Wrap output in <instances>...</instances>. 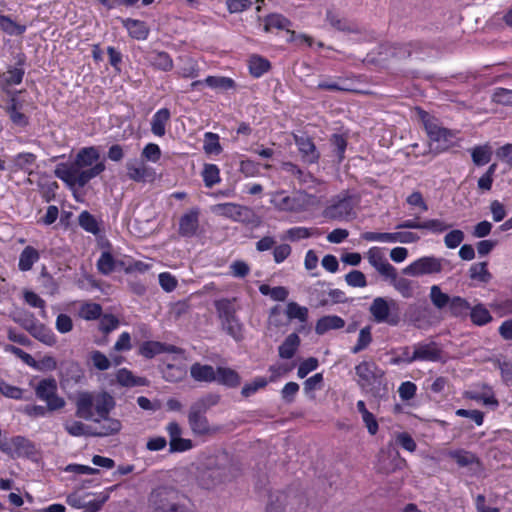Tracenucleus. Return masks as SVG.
I'll list each match as a JSON object with an SVG mask.
<instances>
[{"label": "nucleus", "instance_id": "obj_1", "mask_svg": "<svg viewBox=\"0 0 512 512\" xmlns=\"http://www.w3.org/2000/svg\"><path fill=\"white\" fill-rule=\"evenodd\" d=\"M99 158L100 154L96 147H84L79 150L72 163H59L54 174L71 189L75 186L83 188L105 170V164L97 162Z\"/></svg>", "mask_w": 512, "mask_h": 512}, {"label": "nucleus", "instance_id": "obj_2", "mask_svg": "<svg viewBox=\"0 0 512 512\" xmlns=\"http://www.w3.org/2000/svg\"><path fill=\"white\" fill-rule=\"evenodd\" d=\"M238 471V467L228 454L221 453L207 460L205 465L199 469L197 479L202 488L212 489L234 479Z\"/></svg>", "mask_w": 512, "mask_h": 512}, {"label": "nucleus", "instance_id": "obj_3", "mask_svg": "<svg viewBox=\"0 0 512 512\" xmlns=\"http://www.w3.org/2000/svg\"><path fill=\"white\" fill-rule=\"evenodd\" d=\"M114 407L115 400L109 393L102 392L93 397L90 393L84 392L77 398L76 416L100 423L101 419H106Z\"/></svg>", "mask_w": 512, "mask_h": 512}, {"label": "nucleus", "instance_id": "obj_4", "mask_svg": "<svg viewBox=\"0 0 512 512\" xmlns=\"http://www.w3.org/2000/svg\"><path fill=\"white\" fill-rule=\"evenodd\" d=\"M148 508L150 512H191L186 496L171 486L153 489L148 497Z\"/></svg>", "mask_w": 512, "mask_h": 512}, {"label": "nucleus", "instance_id": "obj_5", "mask_svg": "<svg viewBox=\"0 0 512 512\" xmlns=\"http://www.w3.org/2000/svg\"><path fill=\"white\" fill-rule=\"evenodd\" d=\"M221 396L217 393H207L193 402L188 412V423L193 434L205 436L212 432L206 416L208 410L220 402Z\"/></svg>", "mask_w": 512, "mask_h": 512}, {"label": "nucleus", "instance_id": "obj_6", "mask_svg": "<svg viewBox=\"0 0 512 512\" xmlns=\"http://www.w3.org/2000/svg\"><path fill=\"white\" fill-rule=\"evenodd\" d=\"M417 115L423 124V127L429 137L430 152L439 154L447 150L454 138V133L437 123V119L421 108H416Z\"/></svg>", "mask_w": 512, "mask_h": 512}, {"label": "nucleus", "instance_id": "obj_7", "mask_svg": "<svg viewBox=\"0 0 512 512\" xmlns=\"http://www.w3.org/2000/svg\"><path fill=\"white\" fill-rule=\"evenodd\" d=\"M360 197L357 194H352L348 190L342 191L332 199L324 215L327 218L335 220H347L355 217L354 208L358 205Z\"/></svg>", "mask_w": 512, "mask_h": 512}, {"label": "nucleus", "instance_id": "obj_8", "mask_svg": "<svg viewBox=\"0 0 512 512\" xmlns=\"http://www.w3.org/2000/svg\"><path fill=\"white\" fill-rule=\"evenodd\" d=\"M432 50L433 47L430 43L422 40H412L391 45L390 55L399 61L407 59L424 60L432 53Z\"/></svg>", "mask_w": 512, "mask_h": 512}, {"label": "nucleus", "instance_id": "obj_9", "mask_svg": "<svg viewBox=\"0 0 512 512\" xmlns=\"http://www.w3.org/2000/svg\"><path fill=\"white\" fill-rule=\"evenodd\" d=\"M35 395L47 404L49 411H56L65 406V400L57 395V381L53 377L39 381L35 387Z\"/></svg>", "mask_w": 512, "mask_h": 512}, {"label": "nucleus", "instance_id": "obj_10", "mask_svg": "<svg viewBox=\"0 0 512 512\" xmlns=\"http://www.w3.org/2000/svg\"><path fill=\"white\" fill-rule=\"evenodd\" d=\"M291 25V21L283 15L270 14L265 17L264 29L267 32L272 31L273 29L286 30L289 34V42H299L300 44L305 43L308 46H312L313 38L305 34L297 35L295 31L289 29Z\"/></svg>", "mask_w": 512, "mask_h": 512}, {"label": "nucleus", "instance_id": "obj_11", "mask_svg": "<svg viewBox=\"0 0 512 512\" xmlns=\"http://www.w3.org/2000/svg\"><path fill=\"white\" fill-rule=\"evenodd\" d=\"M442 258L435 256L421 257L403 269V273L409 276H422L440 273L443 269Z\"/></svg>", "mask_w": 512, "mask_h": 512}, {"label": "nucleus", "instance_id": "obj_12", "mask_svg": "<svg viewBox=\"0 0 512 512\" xmlns=\"http://www.w3.org/2000/svg\"><path fill=\"white\" fill-rule=\"evenodd\" d=\"M2 452L12 458H29L35 454V445L24 436H14L2 445Z\"/></svg>", "mask_w": 512, "mask_h": 512}, {"label": "nucleus", "instance_id": "obj_13", "mask_svg": "<svg viewBox=\"0 0 512 512\" xmlns=\"http://www.w3.org/2000/svg\"><path fill=\"white\" fill-rule=\"evenodd\" d=\"M416 361L439 362L442 360V349L434 342H419L413 345Z\"/></svg>", "mask_w": 512, "mask_h": 512}, {"label": "nucleus", "instance_id": "obj_14", "mask_svg": "<svg viewBox=\"0 0 512 512\" xmlns=\"http://www.w3.org/2000/svg\"><path fill=\"white\" fill-rule=\"evenodd\" d=\"M369 310L377 323H388L392 326H396L399 323L398 315H390V306L382 297L375 298Z\"/></svg>", "mask_w": 512, "mask_h": 512}, {"label": "nucleus", "instance_id": "obj_15", "mask_svg": "<svg viewBox=\"0 0 512 512\" xmlns=\"http://www.w3.org/2000/svg\"><path fill=\"white\" fill-rule=\"evenodd\" d=\"M15 59V66L8 67L7 72L1 75V80L6 86L19 85L23 81L26 55L24 53H18Z\"/></svg>", "mask_w": 512, "mask_h": 512}, {"label": "nucleus", "instance_id": "obj_16", "mask_svg": "<svg viewBox=\"0 0 512 512\" xmlns=\"http://www.w3.org/2000/svg\"><path fill=\"white\" fill-rule=\"evenodd\" d=\"M355 373L359 377V384L363 387L370 386L382 371L372 361H362L355 367Z\"/></svg>", "mask_w": 512, "mask_h": 512}, {"label": "nucleus", "instance_id": "obj_17", "mask_svg": "<svg viewBox=\"0 0 512 512\" xmlns=\"http://www.w3.org/2000/svg\"><path fill=\"white\" fill-rule=\"evenodd\" d=\"M295 143L305 163L313 164L319 160L320 153L310 137L306 135L295 136Z\"/></svg>", "mask_w": 512, "mask_h": 512}, {"label": "nucleus", "instance_id": "obj_18", "mask_svg": "<svg viewBox=\"0 0 512 512\" xmlns=\"http://www.w3.org/2000/svg\"><path fill=\"white\" fill-rule=\"evenodd\" d=\"M199 228V211L192 209L181 216L179 220V234L183 237H193Z\"/></svg>", "mask_w": 512, "mask_h": 512}, {"label": "nucleus", "instance_id": "obj_19", "mask_svg": "<svg viewBox=\"0 0 512 512\" xmlns=\"http://www.w3.org/2000/svg\"><path fill=\"white\" fill-rule=\"evenodd\" d=\"M326 21L336 30L346 33H359L358 26L348 20L347 18L340 17L339 14L333 10L328 9L326 12Z\"/></svg>", "mask_w": 512, "mask_h": 512}, {"label": "nucleus", "instance_id": "obj_20", "mask_svg": "<svg viewBox=\"0 0 512 512\" xmlns=\"http://www.w3.org/2000/svg\"><path fill=\"white\" fill-rule=\"evenodd\" d=\"M176 351V346L158 341H146L140 347V354L148 359H151L161 353H175Z\"/></svg>", "mask_w": 512, "mask_h": 512}, {"label": "nucleus", "instance_id": "obj_21", "mask_svg": "<svg viewBox=\"0 0 512 512\" xmlns=\"http://www.w3.org/2000/svg\"><path fill=\"white\" fill-rule=\"evenodd\" d=\"M122 25L127 29L130 37L136 40H145L149 35V28L144 21L126 18L122 20Z\"/></svg>", "mask_w": 512, "mask_h": 512}, {"label": "nucleus", "instance_id": "obj_22", "mask_svg": "<svg viewBox=\"0 0 512 512\" xmlns=\"http://www.w3.org/2000/svg\"><path fill=\"white\" fill-rule=\"evenodd\" d=\"M244 211H248V209L236 203H220L212 207L213 213L234 221H239Z\"/></svg>", "mask_w": 512, "mask_h": 512}, {"label": "nucleus", "instance_id": "obj_23", "mask_svg": "<svg viewBox=\"0 0 512 512\" xmlns=\"http://www.w3.org/2000/svg\"><path fill=\"white\" fill-rule=\"evenodd\" d=\"M345 326V321L337 315H326L319 318L315 325V332L317 335H324L330 330L342 329Z\"/></svg>", "mask_w": 512, "mask_h": 512}, {"label": "nucleus", "instance_id": "obj_24", "mask_svg": "<svg viewBox=\"0 0 512 512\" xmlns=\"http://www.w3.org/2000/svg\"><path fill=\"white\" fill-rule=\"evenodd\" d=\"M190 375L197 382L211 383L216 381V370L208 364L194 363L190 368Z\"/></svg>", "mask_w": 512, "mask_h": 512}, {"label": "nucleus", "instance_id": "obj_25", "mask_svg": "<svg viewBox=\"0 0 512 512\" xmlns=\"http://www.w3.org/2000/svg\"><path fill=\"white\" fill-rule=\"evenodd\" d=\"M216 382L228 388H236L241 383V377L237 371L229 367H217Z\"/></svg>", "mask_w": 512, "mask_h": 512}, {"label": "nucleus", "instance_id": "obj_26", "mask_svg": "<svg viewBox=\"0 0 512 512\" xmlns=\"http://www.w3.org/2000/svg\"><path fill=\"white\" fill-rule=\"evenodd\" d=\"M146 59L155 69L167 72L173 68V60L165 51L153 50L147 54Z\"/></svg>", "mask_w": 512, "mask_h": 512}, {"label": "nucleus", "instance_id": "obj_27", "mask_svg": "<svg viewBox=\"0 0 512 512\" xmlns=\"http://www.w3.org/2000/svg\"><path fill=\"white\" fill-rule=\"evenodd\" d=\"M21 104L19 100L13 96L9 100V105L5 108L11 122L19 127H26L29 124V118L24 113L20 112Z\"/></svg>", "mask_w": 512, "mask_h": 512}, {"label": "nucleus", "instance_id": "obj_28", "mask_svg": "<svg viewBox=\"0 0 512 512\" xmlns=\"http://www.w3.org/2000/svg\"><path fill=\"white\" fill-rule=\"evenodd\" d=\"M170 117L171 113L168 108H161L153 115L151 131L155 136L162 137L165 135L166 124L169 122Z\"/></svg>", "mask_w": 512, "mask_h": 512}, {"label": "nucleus", "instance_id": "obj_29", "mask_svg": "<svg viewBox=\"0 0 512 512\" xmlns=\"http://www.w3.org/2000/svg\"><path fill=\"white\" fill-rule=\"evenodd\" d=\"M301 339L297 333L289 334L283 343L278 347L279 357L282 359H291L299 348Z\"/></svg>", "mask_w": 512, "mask_h": 512}, {"label": "nucleus", "instance_id": "obj_30", "mask_svg": "<svg viewBox=\"0 0 512 512\" xmlns=\"http://www.w3.org/2000/svg\"><path fill=\"white\" fill-rule=\"evenodd\" d=\"M449 457L453 459L459 467H468L476 464L481 465L480 459L476 454L463 449H457L449 452Z\"/></svg>", "mask_w": 512, "mask_h": 512}, {"label": "nucleus", "instance_id": "obj_31", "mask_svg": "<svg viewBox=\"0 0 512 512\" xmlns=\"http://www.w3.org/2000/svg\"><path fill=\"white\" fill-rule=\"evenodd\" d=\"M29 334L45 345L53 346L56 344L55 334L42 323L37 322L29 331Z\"/></svg>", "mask_w": 512, "mask_h": 512}, {"label": "nucleus", "instance_id": "obj_32", "mask_svg": "<svg viewBox=\"0 0 512 512\" xmlns=\"http://www.w3.org/2000/svg\"><path fill=\"white\" fill-rule=\"evenodd\" d=\"M471 158L476 166H484L491 161L493 154L490 144L477 145L470 150Z\"/></svg>", "mask_w": 512, "mask_h": 512}, {"label": "nucleus", "instance_id": "obj_33", "mask_svg": "<svg viewBox=\"0 0 512 512\" xmlns=\"http://www.w3.org/2000/svg\"><path fill=\"white\" fill-rule=\"evenodd\" d=\"M40 259L39 252L32 246H26L20 256L18 267L21 271H29L32 269L34 263Z\"/></svg>", "mask_w": 512, "mask_h": 512}, {"label": "nucleus", "instance_id": "obj_34", "mask_svg": "<svg viewBox=\"0 0 512 512\" xmlns=\"http://www.w3.org/2000/svg\"><path fill=\"white\" fill-rule=\"evenodd\" d=\"M97 269L98 271L103 275H109L111 274L116 267L122 266V261H117L113 257V255L108 251H103L97 261Z\"/></svg>", "mask_w": 512, "mask_h": 512}, {"label": "nucleus", "instance_id": "obj_35", "mask_svg": "<svg viewBox=\"0 0 512 512\" xmlns=\"http://www.w3.org/2000/svg\"><path fill=\"white\" fill-rule=\"evenodd\" d=\"M468 315L472 323L477 326H484L493 320L489 310L482 303L471 307Z\"/></svg>", "mask_w": 512, "mask_h": 512}, {"label": "nucleus", "instance_id": "obj_36", "mask_svg": "<svg viewBox=\"0 0 512 512\" xmlns=\"http://www.w3.org/2000/svg\"><path fill=\"white\" fill-rule=\"evenodd\" d=\"M448 308L453 317L464 318L468 316L471 306L465 298L454 296L451 298Z\"/></svg>", "mask_w": 512, "mask_h": 512}, {"label": "nucleus", "instance_id": "obj_37", "mask_svg": "<svg viewBox=\"0 0 512 512\" xmlns=\"http://www.w3.org/2000/svg\"><path fill=\"white\" fill-rule=\"evenodd\" d=\"M161 372L163 378L172 383L180 382L187 374V370L184 366L174 364H166Z\"/></svg>", "mask_w": 512, "mask_h": 512}, {"label": "nucleus", "instance_id": "obj_38", "mask_svg": "<svg viewBox=\"0 0 512 512\" xmlns=\"http://www.w3.org/2000/svg\"><path fill=\"white\" fill-rule=\"evenodd\" d=\"M221 326L235 341L239 342L244 338L243 325L240 323L237 315L221 322Z\"/></svg>", "mask_w": 512, "mask_h": 512}, {"label": "nucleus", "instance_id": "obj_39", "mask_svg": "<svg viewBox=\"0 0 512 512\" xmlns=\"http://www.w3.org/2000/svg\"><path fill=\"white\" fill-rule=\"evenodd\" d=\"M487 262L474 263L469 268V277L472 280L487 284L492 279V274L487 269Z\"/></svg>", "mask_w": 512, "mask_h": 512}, {"label": "nucleus", "instance_id": "obj_40", "mask_svg": "<svg viewBox=\"0 0 512 512\" xmlns=\"http://www.w3.org/2000/svg\"><path fill=\"white\" fill-rule=\"evenodd\" d=\"M0 29L10 36H20L25 33L26 26L17 24L10 16L0 13Z\"/></svg>", "mask_w": 512, "mask_h": 512}, {"label": "nucleus", "instance_id": "obj_41", "mask_svg": "<svg viewBox=\"0 0 512 512\" xmlns=\"http://www.w3.org/2000/svg\"><path fill=\"white\" fill-rule=\"evenodd\" d=\"M203 182L207 188H212L214 185L220 183V169L216 164L206 163L204 164L201 172Z\"/></svg>", "mask_w": 512, "mask_h": 512}, {"label": "nucleus", "instance_id": "obj_42", "mask_svg": "<svg viewBox=\"0 0 512 512\" xmlns=\"http://www.w3.org/2000/svg\"><path fill=\"white\" fill-rule=\"evenodd\" d=\"M234 300L223 298L215 301V308L221 322L236 316Z\"/></svg>", "mask_w": 512, "mask_h": 512}, {"label": "nucleus", "instance_id": "obj_43", "mask_svg": "<svg viewBox=\"0 0 512 512\" xmlns=\"http://www.w3.org/2000/svg\"><path fill=\"white\" fill-rule=\"evenodd\" d=\"M117 382L124 387H135L145 385L146 380L141 377H135L132 372L126 368L118 370L116 374Z\"/></svg>", "mask_w": 512, "mask_h": 512}, {"label": "nucleus", "instance_id": "obj_44", "mask_svg": "<svg viewBox=\"0 0 512 512\" xmlns=\"http://www.w3.org/2000/svg\"><path fill=\"white\" fill-rule=\"evenodd\" d=\"M323 286L324 283L318 282L309 289L310 301L314 303L316 307H326L330 305L328 292L322 289Z\"/></svg>", "mask_w": 512, "mask_h": 512}, {"label": "nucleus", "instance_id": "obj_45", "mask_svg": "<svg viewBox=\"0 0 512 512\" xmlns=\"http://www.w3.org/2000/svg\"><path fill=\"white\" fill-rule=\"evenodd\" d=\"M286 505L287 494L282 491H277L270 494L266 512H287Z\"/></svg>", "mask_w": 512, "mask_h": 512}, {"label": "nucleus", "instance_id": "obj_46", "mask_svg": "<svg viewBox=\"0 0 512 512\" xmlns=\"http://www.w3.org/2000/svg\"><path fill=\"white\" fill-rule=\"evenodd\" d=\"M281 168L283 171L296 177L301 184H306V183L315 181V179L311 173L300 169L296 164H294L292 162L282 163Z\"/></svg>", "mask_w": 512, "mask_h": 512}, {"label": "nucleus", "instance_id": "obj_47", "mask_svg": "<svg viewBox=\"0 0 512 512\" xmlns=\"http://www.w3.org/2000/svg\"><path fill=\"white\" fill-rule=\"evenodd\" d=\"M270 67V62L261 56L254 55L250 58L249 71L253 77H261Z\"/></svg>", "mask_w": 512, "mask_h": 512}, {"label": "nucleus", "instance_id": "obj_48", "mask_svg": "<svg viewBox=\"0 0 512 512\" xmlns=\"http://www.w3.org/2000/svg\"><path fill=\"white\" fill-rule=\"evenodd\" d=\"M126 168L129 179L135 182H144L149 176V169L144 164L137 165L135 162L129 161Z\"/></svg>", "mask_w": 512, "mask_h": 512}, {"label": "nucleus", "instance_id": "obj_49", "mask_svg": "<svg viewBox=\"0 0 512 512\" xmlns=\"http://www.w3.org/2000/svg\"><path fill=\"white\" fill-rule=\"evenodd\" d=\"M104 423L101 425L100 431H94V437H105L117 434L121 430V422L118 419L110 418L107 415L106 419H101Z\"/></svg>", "mask_w": 512, "mask_h": 512}, {"label": "nucleus", "instance_id": "obj_50", "mask_svg": "<svg viewBox=\"0 0 512 512\" xmlns=\"http://www.w3.org/2000/svg\"><path fill=\"white\" fill-rule=\"evenodd\" d=\"M78 223L85 231L97 235L100 233V227L97 219L88 211H82L78 216Z\"/></svg>", "mask_w": 512, "mask_h": 512}, {"label": "nucleus", "instance_id": "obj_51", "mask_svg": "<svg viewBox=\"0 0 512 512\" xmlns=\"http://www.w3.org/2000/svg\"><path fill=\"white\" fill-rule=\"evenodd\" d=\"M207 86L213 89L227 91L235 87V81L229 77L223 76H208L204 79Z\"/></svg>", "mask_w": 512, "mask_h": 512}, {"label": "nucleus", "instance_id": "obj_52", "mask_svg": "<svg viewBox=\"0 0 512 512\" xmlns=\"http://www.w3.org/2000/svg\"><path fill=\"white\" fill-rule=\"evenodd\" d=\"M371 326H365L359 332L356 344L351 348V353L357 354L365 349L372 343Z\"/></svg>", "mask_w": 512, "mask_h": 512}, {"label": "nucleus", "instance_id": "obj_53", "mask_svg": "<svg viewBox=\"0 0 512 512\" xmlns=\"http://www.w3.org/2000/svg\"><path fill=\"white\" fill-rule=\"evenodd\" d=\"M489 306L500 317L512 314L511 298L500 296L491 302Z\"/></svg>", "mask_w": 512, "mask_h": 512}, {"label": "nucleus", "instance_id": "obj_54", "mask_svg": "<svg viewBox=\"0 0 512 512\" xmlns=\"http://www.w3.org/2000/svg\"><path fill=\"white\" fill-rule=\"evenodd\" d=\"M430 300L437 309H443L449 306L451 297L448 294L442 292L441 288L437 285H433L430 288Z\"/></svg>", "mask_w": 512, "mask_h": 512}, {"label": "nucleus", "instance_id": "obj_55", "mask_svg": "<svg viewBox=\"0 0 512 512\" xmlns=\"http://www.w3.org/2000/svg\"><path fill=\"white\" fill-rule=\"evenodd\" d=\"M102 315V306L98 303H85L79 309V316L85 320H96Z\"/></svg>", "mask_w": 512, "mask_h": 512}, {"label": "nucleus", "instance_id": "obj_56", "mask_svg": "<svg viewBox=\"0 0 512 512\" xmlns=\"http://www.w3.org/2000/svg\"><path fill=\"white\" fill-rule=\"evenodd\" d=\"M203 149L207 154H220L222 146L219 141V135L212 132L205 133Z\"/></svg>", "mask_w": 512, "mask_h": 512}, {"label": "nucleus", "instance_id": "obj_57", "mask_svg": "<svg viewBox=\"0 0 512 512\" xmlns=\"http://www.w3.org/2000/svg\"><path fill=\"white\" fill-rule=\"evenodd\" d=\"M314 234H319L317 229L306 228V227H293L286 231V235L284 238L288 239L292 242H295L300 239L309 238Z\"/></svg>", "mask_w": 512, "mask_h": 512}, {"label": "nucleus", "instance_id": "obj_58", "mask_svg": "<svg viewBox=\"0 0 512 512\" xmlns=\"http://www.w3.org/2000/svg\"><path fill=\"white\" fill-rule=\"evenodd\" d=\"M286 315L289 319H298L305 324L308 320V309L296 302H290L286 308Z\"/></svg>", "mask_w": 512, "mask_h": 512}, {"label": "nucleus", "instance_id": "obj_59", "mask_svg": "<svg viewBox=\"0 0 512 512\" xmlns=\"http://www.w3.org/2000/svg\"><path fill=\"white\" fill-rule=\"evenodd\" d=\"M420 237L413 232H387V243H415Z\"/></svg>", "mask_w": 512, "mask_h": 512}, {"label": "nucleus", "instance_id": "obj_60", "mask_svg": "<svg viewBox=\"0 0 512 512\" xmlns=\"http://www.w3.org/2000/svg\"><path fill=\"white\" fill-rule=\"evenodd\" d=\"M65 430L71 436H74V437H79V436H83V435L94 437V431H92L90 429V427L84 425L80 421H74V422H72L70 424H66L65 425Z\"/></svg>", "mask_w": 512, "mask_h": 512}, {"label": "nucleus", "instance_id": "obj_61", "mask_svg": "<svg viewBox=\"0 0 512 512\" xmlns=\"http://www.w3.org/2000/svg\"><path fill=\"white\" fill-rule=\"evenodd\" d=\"M36 161V155L30 152L19 153L14 158V166L17 170L27 171Z\"/></svg>", "mask_w": 512, "mask_h": 512}, {"label": "nucleus", "instance_id": "obj_62", "mask_svg": "<svg viewBox=\"0 0 512 512\" xmlns=\"http://www.w3.org/2000/svg\"><path fill=\"white\" fill-rule=\"evenodd\" d=\"M12 320L19 324L23 329L29 332L32 327L38 322L33 313L22 312L17 313L12 317Z\"/></svg>", "mask_w": 512, "mask_h": 512}, {"label": "nucleus", "instance_id": "obj_63", "mask_svg": "<svg viewBox=\"0 0 512 512\" xmlns=\"http://www.w3.org/2000/svg\"><path fill=\"white\" fill-rule=\"evenodd\" d=\"M391 283L404 298H411L413 296V289L410 280L406 278H399L398 275H396V278H394Z\"/></svg>", "mask_w": 512, "mask_h": 512}, {"label": "nucleus", "instance_id": "obj_64", "mask_svg": "<svg viewBox=\"0 0 512 512\" xmlns=\"http://www.w3.org/2000/svg\"><path fill=\"white\" fill-rule=\"evenodd\" d=\"M279 206L281 209L291 212H299L304 209V204L298 197L285 196L281 199Z\"/></svg>", "mask_w": 512, "mask_h": 512}]
</instances>
